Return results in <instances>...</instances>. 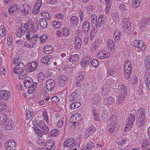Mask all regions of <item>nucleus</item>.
I'll use <instances>...</instances> for the list:
<instances>
[{
  "instance_id": "obj_1",
  "label": "nucleus",
  "mask_w": 150,
  "mask_h": 150,
  "mask_svg": "<svg viewBox=\"0 0 150 150\" xmlns=\"http://www.w3.org/2000/svg\"><path fill=\"white\" fill-rule=\"evenodd\" d=\"M145 111L142 108H140L137 112L138 116L137 118L136 124L139 127L144 125L146 122L145 116Z\"/></svg>"
},
{
  "instance_id": "obj_2",
  "label": "nucleus",
  "mask_w": 150,
  "mask_h": 150,
  "mask_svg": "<svg viewBox=\"0 0 150 150\" xmlns=\"http://www.w3.org/2000/svg\"><path fill=\"white\" fill-rule=\"evenodd\" d=\"M24 86L28 88V92L30 94L33 92L37 86V83L34 82L32 78L29 77H27L24 80Z\"/></svg>"
},
{
  "instance_id": "obj_3",
  "label": "nucleus",
  "mask_w": 150,
  "mask_h": 150,
  "mask_svg": "<svg viewBox=\"0 0 150 150\" xmlns=\"http://www.w3.org/2000/svg\"><path fill=\"white\" fill-rule=\"evenodd\" d=\"M125 77L127 79H128L131 77V62L127 60L125 63L124 65Z\"/></svg>"
},
{
  "instance_id": "obj_4",
  "label": "nucleus",
  "mask_w": 150,
  "mask_h": 150,
  "mask_svg": "<svg viewBox=\"0 0 150 150\" xmlns=\"http://www.w3.org/2000/svg\"><path fill=\"white\" fill-rule=\"evenodd\" d=\"M116 120V118L114 116H112L110 119V123L108 124L107 129L111 133H112L115 129Z\"/></svg>"
},
{
  "instance_id": "obj_5",
  "label": "nucleus",
  "mask_w": 150,
  "mask_h": 150,
  "mask_svg": "<svg viewBox=\"0 0 150 150\" xmlns=\"http://www.w3.org/2000/svg\"><path fill=\"white\" fill-rule=\"evenodd\" d=\"M79 146L77 143V141H75L73 138H71L65 140L63 143V146L64 147H69L72 148L73 147H76Z\"/></svg>"
},
{
  "instance_id": "obj_6",
  "label": "nucleus",
  "mask_w": 150,
  "mask_h": 150,
  "mask_svg": "<svg viewBox=\"0 0 150 150\" xmlns=\"http://www.w3.org/2000/svg\"><path fill=\"white\" fill-rule=\"evenodd\" d=\"M133 43H134L133 45L135 47L139 48L142 51L145 50L146 45L142 41L135 40L133 41Z\"/></svg>"
},
{
  "instance_id": "obj_7",
  "label": "nucleus",
  "mask_w": 150,
  "mask_h": 150,
  "mask_svg": "<svg viewBox=\"0 0 150 150\" xmlns=\"http://www.w3.org/2000/svg\"><path fill=\"white\" fill-rule=\"evenodd\" d=\"M96 139V138L95 137L92 138L89 142L83 147L82 150H89L91 149L95 145L94 141Z\"/></svg>"
},
{
  "instance_id": "obj_8",
  "label": "nucleus",
  "mask_w": 150,
  "mask_h": 150,
  "mask_svg": "<svg viewBox=\"0 0 150 150\" xmlns=\"http://www.w3.org/2000/svg\"><path fill=\"white\" fill-rule=\"evenodd\" d=\"M16 145L14 141L12 139H10L5 144V147L7 150H13L15 149Z\"/></svg>"
},
{
  "instance_id": "obj_9",
  "label": "nucleus",
  "mask_w": 150,
  "mask_h": 150,
  "mask_svg": "<svg viewBox=\"0 0 150 150\" xmlns=\"http://www.w3.org/2000/svg\"><path fill=\"white\" fill-rule=\"evenodd\" d=\"M37 67V63L36 62H34L28 64L26 69L27 73H29L34 71L36 69Z\"/></svg>"
},
{
  "instance_id": "obj_10",
  "label": "nucleus",
  "mask_w": 150,
  "mask_h": 150,
  "mask_svg": "<svg viewBox=\"0 0 150 150\" xmlns=\"http://www.w3.org/2000/svg\"><path fill=\"white\" fill-rule=\"evenodd\" d=\"M55 86V82L53 79L47 80L46 83V88L48 91H52Z\"/></svg>"
},
{
  "instance_id": "obj_11",
  "label": "nucleus",
  "mask_w": 150,
  "mask_h": 150,
  "mask_svg": "<svg viewBox=\"0 0 150 150\" xmlns=\"http://www.w3.org/2000/svg\"><path fill=\"white\" fill-rule=\"evenodd\" d=\"M96 130V129L94 127L91 126L88 128L86 130L84 135L85 139H87L89 137L92 136Z\"/></svg>"
},
{
  "instance_id": "obj_12",
  "label": "nucleus",
  "mask_w": 150,
  "mask_h": 150,
  "mask_svg": "<svg viewBox=\"0 0 150 150\" xmlns=\"http://www.w3.org/2000/svg\"><path fill=\"white\" fill-rule=\"evenodd\" d=\"M148 25H150V18H147L146 19L142 21L140 26V29L142 31H144L146 28L148 27Z\"/></svg>"
},
{
  "instance_id": "obj_13",
  "label": "nucleus",
  "mask_w": 150,
  "mask_h": 150,
  "mask_svg": "<svg viewBox=\"0 0 150 150\" xmlns=\"http://www.w3.org/2000/svg\"><path fill=\"white\" fill-rule=\"evenodd\" d=\"M54 141L52 140H49L46 143L45 146V150H54Z\"/></svg>"
},
{
  "instance_id": "obj_14",
  "label": "nucleus",
  "mask_w": 150,
  "mask_h": 150,
  "mask_svg": "<svg viewBox=\"0 0 150 150\" xmlns=\"http://www.w3.org/2000/svg\"><path fill=\"white\" fill-rule=\"evenodd\" d=\"M10 93L6 90H2L0 92V100H7L9 97Z\"/></svg>"
},
{
  "instance_id": "obj_15",
  "label": "nucleus",
  "mask_w": 150,
  "mask_h": 150,
  "mask_svg": "<svg viewBox=\"0 0 150 150\" xmlns=\"http://www.w3.org/2000/svg\"><path fill=\"white\" fill-rule=\"evenodd\" d=\"M38 125L44 132V134H48L49 130V128L44 122L41 121H39Z\"/></svg>"
},
{
  "instance_id": "obj_16",
  "label": "nucleus",
  "mask_w": 150,
  "mask_h": 150,
  "mask_svg": "<svg viewBox=\"0 0 150 150\" xmlns=\"http://www.w3.org/2000/svg\"><path fill=\"white\" fill-rule=\"evenodd\" d=\"M109 54L106 50H102L99 52L97 54V57L99 59L106 58L109 56Z\"/></svg>"
},
{
  "instance_id": "obj_17",
  "label": "nucleus",
  "mask_w": 150,
  "mask_h": 150,
  "mask_svg": "<svg viewBox=\"0 0 150 150\" xmlns=\"http://www.w3.org/2000/svg\"><path fill=\"white\" fill-rule=\"evenodd\" d=\"M115 100L111 97H108L105 98L103 100V102L104 105H112L114 103Z\"/></svg>"
},
{
  "instance_id": "obj_18",
  "label": "nucleus",
  "mask_w": 150,
  "mask_h": 150,
  "mask_svg": "<svg viewBox=\"0 0 150 150\" xmlns=\"http://www.w3.org/2000/svg\"><path fill=\"white\" fill-rule=\"evenodd\" d=\"M74 42L76 49L77 50L80 49L82 43L81 39L79 37H76L74 38Z\"/></svg>"
},
{
  "instance_id": "obj_19",
  "label": "nucleus",
  "mask_w": 150,
  "mask_h": 150,
  "mask_svg": "<svg viewBox=\"0 0 150 150\" xmlns=\"http://www.w3.org/2000/svg\"><path fill=\"white\" fill-rule=\"evenodd\" d=\"M38 24H34L33 25L29 24L28 26V30L34 33L38 30Z\"/></svg>"
},
{
  "instance_id": "obj_20",
  "label": "nucleus",
  "mask_w": 150,
  "mask_h": 150,
  "mask_svg": "<svg viewBox=\"0 0 150 150\" xmlns=\"http://www.w3.org/2000/svg\"><path fill=\"white\" fill-rule=\"evenodd\" d=\"M127 86H126L122 84L118 86V90L121 92V93L123 94L124 96H126L127 94Z\"/></svg>"
},
{
  "instance_id": "obj_21",
  "label": "nucleus",
  "mask_w": 150,
  "mask_h": 150,
  "mask_svg": "<svg viewBox=\"0 0 150 150\" xmlns=\"http://www.w3.org/2000/svg\"><path fill=\"white\" fill-rule=\"evenodd\" d=\"M107 47L109 50L111 51L115 49V45L113 41L111 40H108L106 43Z\"/></svg>"
},
{
  "instance_id": "obj_22",
  "label": "nucleus",
  "mask_w": 150,
  "mask_h": 150,
  "mask_svg": "<svg viewBox=\"0 0 150 150\" xmlns=\"http://www.w3.org/2000/svg\"><path fill=\"white\" fill-rule=\"evenodd\" d=\"M121 32L119 30H117L114 32L113 37L114 38V40L115 42L118 43L120 39Z\"/></svg>"
},
{
  "instance_id": "obj_23",
  "label": "nucleus",
  "mask_w": 150,
  "mask_h": 150,
  "mask_svg": "<svg viewBox=\"0 0 150 150\" xmlns=\"http://www.w3.org/2000/svg\"><path fill=\"white\" fill-rule=\"evenodd\" d=\"M91 59L89 58L84 57L82 60L81 62V65L83 67H86L88 65L90 62Z\"/></svg>"
},
{
  "instance_id": "obj_24",
  "label": "nucleus",
  "mask_w": 150,
  "mask_h": 150,
  "mask_svg": "<svg viewBox=\"0 0 150 150\" xmlns=\"http://www.w3.org/2000/svg\"><path fill=\"white\" fill-rule=\"evenodd\" d=\"M79 55L77 54L71 55L68 58L69 61L73 63H75L79 59Z\"/></svg>"
},
{
  "instance_id": "obj_25",
  "label": "nucleus",
  "mask_w": 150,
  "mask_h": 150,
  "mask_svg": "<svg viewBox=\"0 0 150 150\" xmlns=\"http://www.w3.org/2000/svg\"><path fill=\"white\" fill-rule=\"evenodd\" d=\"M60 133V131L57 129H53L51 130L48 134V136L49 137H55L58 136Z\"/></svg>"
},
{
  "instance_id": "obj_26",
  "label": "nucleus",
  "mask_w": 150,
  "mask_h": 150,
  "mask_svg": "<svg viewBox=\"0 0 150 150\" xmlns=\"http://www.w3.org/2000/svg\"><path fill=\"white\" fill-rule=\"evenodd\" d=\"M92 112L93 119L95 121H99L100 117L99 112L96 110L94 109L92 110Z\"/></svg>"
},
{
  "instance_id": "obj_27",
  "label": "nucleus",
  "mask_w": 150,
  "mask_h": 150,
  "mask_svg": "<svg viewBox=\"0 0 150 150\" xmlns=\"http://www.w3.org/2000/svg\"><path fill=\"white\" fill-rule=\"evenodd\" d=\"M90 25L89 22L87 21L84 22L83 24L82 29L85 33H88L89 31Z\"/></svg>"
},
{
  "instance_id": "obj_28",
  "label": "nucleus",
  "mask_w": 150,
  "mask_h": 150,
  "mask_svg": "<svg viewBox=\"0 0 150 150\" xmlns=\"http://www.w3.org/2000/svg\"><path fill=\"white\" fill-rule=\"evenodd\" d=\"M75 118V121L74 122L75 123V125H78L80 123V122L81 121V116L80 115H74L71 117V119H74Z\"/></svg>"
},
{
  "instance_id": "obj_29",
  "label": "nucleus",
  "mask_w": 150,
  "mask_h": 150,
  "mask_svg": "<svg viewBox=\"0 0 150 150\" xmlns=\"http://www.w3.org/2000/svg\"><path fill=\"white\" fill-rule=\"evenodd\" d=\"M70 24L73 26L76 25L78 22V18L75 16H72L70 19Z\"/></svg>"
},
{
  "instance_id": "obj_30",
  "label": "nucleus",
  "mask_w": 150,
  "mask_h": 150,
  "mask_svg": "<svg viewBox=\"0 0 150 150\" xmlns=\"http://www.w3.org/2000/svg\"><path fill=\"white\" fill-rule=\"evenodd\" d=\"M7 117L6 115L4 113L0 114V125H3L6 120Z\"/></svg>"
},
{
  "instance_id": "obj_31",
  "label": "nucleus",
  "mask_w": 150,
  "mask_h": 150,
  "mask_svg": "<svg viewBox=\"0 0 150 150\" xmlns=\"http://www.w3.org/2000/svg\"><path fill=\"white\" fill-rule=\"evenodd\" d=\"M149 146V142L146 139L142 140V148L143 150H146Z\"/></svg>"
},
{
  "instance_id": "obj_32",
  "label": "nucleus",
  "mask_w": 150,
  "mask_h": 150,
  "mask_svg": "<svg viewBox=\"0 0 150 150\" xmlns=\"http://www.w3.org/2000/svg\"><path fill=\"white\" fill-rule=\"evenodd\" d=\"M52 48L50 46L46 45L43 49V51L46 54H49L51 53L52 50Z\"/></svg>"
},
{
  "instance_id": "obj_33",
  "label": "nucleus",
  "mask_w": 150,
  "mask_h": 150,
  "mask_svg": "<svg viewBox=\"0 0 150 150\" xmlns=\"http://www.w3.org/2000/svg\"><path fill=\"white\" fill-rule=\"evenodd\" d=\"M40 25L43 29L46 28L47 23V21L44 18H41L40 20Z\"/></svg>"
},
{
  "instance_id": "obj_34",
  "label": "nucleus",
  "mask_w": 150,
  "mask_h": 150,
  "mask_svg": "<svg viewBox=\"0 0 150 150\" xmlns=\"http://www.w3.org/2000/svg\"><path fill=\"white\" fill-rule=\"evenodd\" d=\"M145 63L146 69L148 70L150 69V56L146 57Z\"/></svg>"
},
{
  "instance_id": "obj_35",
  "label": "nucleus",
  "mask_w": 150,
  "mask_h": 150,
  "mask_svg": "<svg viewBox=\"0 0 150 150\" xmlns=\"http://www.w3.org/2000/svg\"><path fill=\"white\" fill-rule=\"evenodd\" d=\"M28 73H27V71L26 70H23V71L21 72V73L18 76V78L19 79H25L28 76H27V75Z\"/></svg>"
},
{
  "instance_id": "obj_36",
  "label": "nucleus",
  "mask_w": 150,
  "mask_h": 150,
  "mask_svg": "<svg viewBox=\"0 0 150 150\" xmlns=\"http://www.w3.org/2000/svg\"><path fill=\"white\" fill-rule=\"evenodd\" d=\"M141 0H133L132 7L133 8L135 9L139 7L140 4Z\"/></svg>"
},
{
  "instance_id": "obj_37",
  "label": "nucleus",
  "mask_w": 150,
  "mask_h": 150,
  "mask_svg": "<svg viewBox=\"0 0 150 150\" xmlns=\"http://www.w3.org/2000/svg\"><path fill=\"white\" fill-rule=\"evenodd\" d=\"M123 30L127 32L131 30V23L123 25Z\"/></svg>"
},
{
  "instance_id": "obj_38",
  "label": "nucleus",
  "mask_w": 150,
  "mask_h": 150,
  "mask_svg": "<svg viewBox=\"0 0 150 150\" xmlns=\"http://www.w3.org/2000/svg\"><path fill=\"white\" fill-rule=\"evenodd\" d=\"M92 25H97V18L95 14H92L91 16Z\"/></svg>"
},
{
  "instance_id": "obj_39",
  "label": "nucleus",
  "mask_w": 150,
  "mask_h": 150,
  "mask_svg": "<svg viewBox=\"0 0 150 150\" xmlns=\"http://www.w3.org/2000/svg\"><path fill=\"white\" fill-rule=\"evenodd\" d=\"M38 81L41 82H42L45 78V76L44 74L42 73H40L37 75Z\"/></svg>"
},
{
  "instance_id": "obj_40",
  "label": "nucleus",
  "mask_w": 150,
  "mask_h": 150,
  "mask_svg": "<svg viewBox=\"0 0 150 150\" xmlns=\"http://www.w3.org/2000/svg\"><path fill=\"white\" fill-rule=\"evenodd\" d=\"M50 57L49 56H45L41 59V62L44 64H48L49 62Z\"/></svg>"
},
{
  "instance_id": "obj_41",
  "label": "nucleus",
  "mask_w": 150,
  "mask_h": 150,
  "mask_svg": "<svg viewBox=\"0 0 150 150\" xmlns=\"http://www.w3.org/2000/svg\"><path fill=\"white\" fill-rule=\"evenodd\" d=\"M12 123V122L11 121L6 122L5 124V129L8 130L11 129L13 127Z\"/></svg>"
},
{
  "instance_id": "obj_42",
  "label": "nucleus",
  "mask_w": 150,
  "mask_h": 150,
  "mask_svg": "<svg viewBox=\"0 0 150 150\" xmlns=\"http://www.w3.org/2000/svg\"><path fill=\"white\" fill-rule=\"evenodd\" d=\"M19 66H16L13 69V71L14 73L16 74H18L20 72L23 71L24 70L22 69V67L21 68Z\"/></svg>"
},
{
  "instance_id": "obj_43",
  "label": "nucleus",
  "mask_w": 150,
  "mask_h": 150,
  "mask_svg": "<svg viewBox=\"0 0 150 150\" xmlns=\"http://www.w3.org/2000/svg\"><path fill=\"white\" fill-rule=\"evenodd\" d=\"M110 88L109 87L107 88L106 86H103L102 89V93L103 95L104 96L108 94Z\"/></svg>"
},
{
  "instance_id": "obj_44",
  "label": "nucleus",
  "mask_w": 150,
  "mask_h": 150,
  "mask_svg": "<svg viewBox=\"0 0 150 150\" xmlns=\"http://www.w3.org/2000/svg\"><path fill=\"white\" fill-rule=\"evenodd\" d=\"M135 119V117L134 115L130 113L128 117V122L133 124Z\"/></svg>"
},
{
  "instance_id": "obj_45",
  "label": "nucleus",
  "mask_w": 150,
  "mask_h": 150,
  "mask_svg": "<svg viewBox=\"0 0 150 150\" xmlns=\"http://www.w3.org/2000/svg\"><path fill=\"white\" fill-rule=\"evenodd\" d=\"M42 3V1L41 0H38L34 6L33 9H40Z\"/></svg>"
},
{
  "instance_id": "obj_46",
  "label": "nucleus",
  "mask_w": 150,
  "mask_h": 150,
  "mask_svg": "<svg viewBox=\"0 0 150 150\" xmlns=\"http://www.w3.org/2000/svg\"><path fill=\"white\" fill-rule=\"evenodd\" d=\"M77 94L76 93L72 92L69 96V100L70 101H73L76 100Z\"/></svg>"
},
{
  "instance_id": "obj_47",
  "label": "nucleus",
  "mask_w": 150,
  "mask_h": 150,
  "mask_svg": "<svg viewBox=\"0 0 150 150\" xmlns=\"http://www.w3.org/2000/svg\"><path fill=\"white\" fill-rule=\"evenodd\" d=\"M35 133L40 137H42L43 135L44 132L41 130L36 127L35 129Z\"/></svg>"
},
{
  "instance_id": "obj_48",
  "label": "nucleus",
  "mask_w": 150,
  "mask_h": 150,
  "mask_svg": "<svg viewBox=\"0 0 150 150\" xmlns=\"http://www.w3.org/2000/svg\"><path fill=\"white\" fill-rule=\"evenodd\" d=\"M69 30L68 28H64L62 30V36H68L69 34Z\"/></svg>"
},
{
  "instance_id": "obj_49",
  "label": "nucleus",
  "mask_w": 150,
  "mask_h": 150,
  "mask_svg": "<svg viewBox=\"0 0 150 150\" xmlns=\"http://www.w3.org/2000/svg\"><path fill=\"white\" fill-rule=\"evenodd\" d=\"M80 104L78 103H73L70 105V107L72 109H74L78 108L80 105Z\"/></svg>"
},
{
  "instance_id": "obj_50",
  "label": "nucleus",
  "mask_w": 150,
  "mask_h": 150,
  "mask_svg": "<svg viewBox=\"0 0 150 150\" xmlns=\"http://www.w3.org/2000/svg\"><path fill=\"white\" fill-rule=\"evenodd\" d=\"M6 35V32L4 27L2 26H0V35L1 37L4 36Z\"/></svg>"
},
{
  "instance_id": "obj_51",
  "label": "nucleus",
  "mask_w": 150,
  "mask_h": 150,
  "mask_svg": "<svg viewBox=\"0 0 150 150\" xmlns=\"http://www.w3.org/2000/svg\"><path fill=\"white\" fill-rule=\"evenodd\" d=\"M91 65L95 68H97L98 66V60L96 59H93L91 62Z\"/></svg>"
},
{
  "instance_id": "obj_52",
  "label": "nucleus",
  "mask_w": 150,
  "mask_h": 150,
  "mask_svg": "<svg viewBox=\"0 0 150 150\" xmlns=\"http://www.w3.org/2000/svg\"><path fill=\"white\" fill-rule=\"evenodd\" d=\"M21 61V58L20 56H17L14 57L13 59V62L14 64H17Z\"/></svg>"
},
{
  "instance_id": "obj_53",
  "label": "nucleus",
  "mask_w": 150,
  "mask_h": 150,
  "mask_svg": "<svg viewBox=\"0 0 150 150\" xmlns=\"http://www.w3.org/2000/svg\"><path fill=\"white\" fill-rule=\"evenodd\" d=\"M31 109H29L27 110L26 113L27 119H29L30 117L33 115V112L32 111Z\"/></svg>"
},
{
  "instance_id": "obj_54",
  "label": "nucleus",
  "mask_w": 150,
  "mask_h": 150,
  "mask_svg": "<svg viewBox=\"0 0 150 150\" xmlns=\"http://www.w3.org/2000/svg\"><path fill=\"white\" fill-rule=\"evenodd\" d=\"M132 125L133 124L130 123H128V122L126 125L124 129V130L125 131V132H127V131L129 130L132 127Z\"/></svg>"
},
{
  "instance_id": "obj_55",
  "label": "nucleus",
  "mask_w": 150,
  "mask_h": 150,
  "mask_svg": "<svg viewBox=\"0 0 150 150\" xmlns=\"http://www.w3.org/2000/svg\"><path fill=\"white\" fill-rule=\"evenodd\" d=\"M112 19L115 21H119L118 15L117 13H113L112 15Z\"/></svg>"
},
{
  "instance_id": "obj_56",
  "label": "nucleus",
  "mask_w": 150,
  "mask_h": 150,
  "mask_svg": "<svg viewBox=\"0 0 150 150\" xmlns=\"http://www.w3.org/2000/svg\"><path fill=\"white\" fill-rule=\"evenodd\" d=\"M27 31H28V32L26 33V38L27 39L30 40L32 38V37L33 36V33L30 31L28 30H27Z\"/></svg>"
},
{
  "instance_id": "obj_57",
  "label": "nucleus",
  "mask_w": 150,
  "mask_h": 150,
  "mask_svg": "<svg viewBox=\"0 0 150 150\" xmlns=\"http://www.w3.org/2000/svg\"><path fill=\"white\" fill-rule=\"evenodd\" d=\"M42 16L44 18H46L48 20L50 19V17L49 13L47 12H42Z\"/></svg>"
},
{
  "instance_id": "obj_58",
  "label": "nucleus",
  "mask_w": 150,
  "mask_h": 150,
  "mask_svg": "<svg viewBox=\"0 0 150 150\" xmlns=\"http://www.w3.org/2000/svg\"><path fill=\"white\" fill-rule=\"evenodd\" d=\"M111 0H105L106 1V6L105 9H109L110 8L111 4H110Z\"/></svg>"
},
{
  "instance_id": "obj_59",
  "label": "nucleus",
  "mask_w": 150,
  "mask_h": 150,
  "mask_svg": "<svg viewBox=\"0 0 150 150\" xmlns=\"http://www.w3.org/2000/svg\"><path fill=\"white\" fill-rule=\"evenodd\" d=\"M148 74L146 73V75L145 74L144 75V80L145 83H150V77L147 76Z\"/></svg>"
},
{
  "instance_id": "obj_60",
  "label": "nucleus",
  "mask_w": 150,
  "mask_h": 150,
  "mask_svg": "<svg viewBox=\"0 0 150 150\" xmlns=\"http://www.w3.org/2000/svg\"><path fill=\"white\" fill-rule=\"evenodd\" d=\"M61 23L59 21H54L53 24V26L55 28H57L60 27Z\"/></svg>"
},
{
  "instance_id": "obj_61",
  "label": "nucleus",
  "mask_w": 150,
  "mask_h": 150,
  "mask_svg": "<svg viewBox=\"0 0 150 150\" xmlns=\"http://www.w3.org/2000/svg\"><path fill=\"white\" fill-rule=\"evenodd\" d=\"M25 32V30H19L17 33V36L18 37H21L24 34Z\"/></svg>"
},
{
  "instance_id": "obj_62",
  "label": "nucleus",
  "mask_w": 150,
  "mask_h": 150,
  "mask_svg": "<svg viewBox=\"0 0 150 150\" xmlns=\"http://www.w3.org/2000/svg\"><path fill=\"white\" fill-rule=\"evenodd\" d=\"M38 38L39 37H38V35H36L33 36L30 40H31L32 41H33V42H35V44L37 41L38 39Z\"/></svg>"
},
{
  "instance_id": "obj_63",
  "label": "nucleus",
  "mask_w": 150,
  "mask_h": 150,
  "mask_svg": "<svg viewBox=\"0 0 150 150\" xmlns=\"http://www.w3.org/2000/svg\"><path fill=\"white\" fill-rule=\"evenodd\" d=\"M137 78L136 76H133L131 79V83L133 84L136 83L137 81Z\"/></svg>"
},
{
  "instance_id": "obj_64",
  "label": "nucleus",
  "mask_w": 150,
  "mask_h": 150,
  "mask_svg": "<svg viewBox=\"0 0 150 150\" xmlns=\"http://www.w3.org/2000/svg\"><path fill=\"white\" fill-rule=\"evenodd\" d=\"M37 142L38 144L40 146L44 145L45 143L44 139H42L41 138L38 139Z\"/></svg>"
}]
</instances>
